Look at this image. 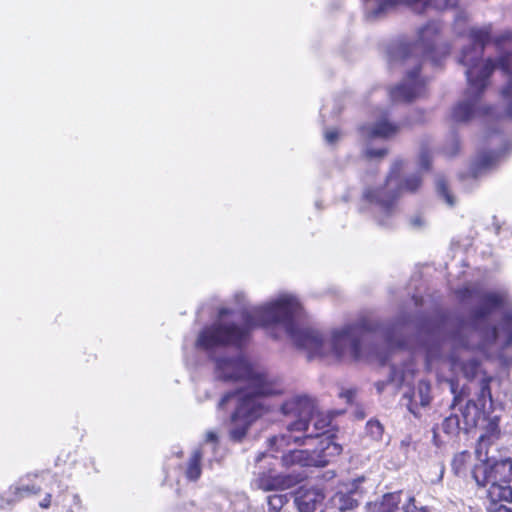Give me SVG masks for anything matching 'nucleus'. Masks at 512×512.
<instances>
[{"label":"nucleus","instance_id":"30","mask_svg":"<svg viewBox=\"0 0 512 512\" xmlns=\"http://www.w3.org/2000/svg\"><path fill=\"white\" fill-rule=\"evenodd\" d=\"M288 498L285 494H274L267 497L269 509L278 512L287 503Z\"/></svg>","mask_w":512,"mask_h":512},{"label":"nucleus","instance_id":"37","mask_svg":"<svg viewBox=\"0 0 512 512\" xmlns=\"http://www.w3.org/2000/svg\"><path fill=\"white\" fill-rule=\"evenodd\" d=\"M406 512H429V511L424 507L419 508V507L415 506L414 498L409 497L408 498V507L406 508Z\"/></svg>","mask_w":512,"mask_h":512},{"label":"nucleus","instance_id":"6","mask_svg":"<svg viewBox=\"0 0 512 512\" xmlns=\"http://www.w3.org/2000/svg\"><path fill=\"white\" fill-rule=\"evenodd\" d=\"M406 166L404 160H396L390 169L385 185L368 189L364 198L374 206V214L380 225H389L390 218L395 214V201L403 192H415L421 185L419 175L402 178L401 173Z\"/></svg>","mask_w":512,"mask_h":512},{"label":"nucleus","instance_id":"16","mask_svg":"<svg viewBox=\"0 0 512 512\" xmlns=\"http://www.w3.org/2000/svg\"><path fill=\"white\" fill-rule=\"evenodd\" d=\"M54 504L60 506L65 512H85L86 507L81 496L78 493L61 490L54 500Z\"/></svg>","mask_w":512,"mask_h":512},{"label":"nucleus","instance_id":"27","mask_svg":"<svg viewBox=\"0 0 512 512\" xmlns=\"http://www.w3.org/2000/svg\"><path fill=\"white\" fill-rule=\"evenodd\" d=\"M436 189H437L438 195L444 199V201L447 205L453 206L455 204V198L449 192L447 185H446V180L444 177H442V176L437 177Z\"/></svg>","mask_w":512,"mask_h":512},{"label":"nucleus","instance_id":"21","mask_svg":"<svg viewBox=\"0 0 512 512\" xmlns=\"http://www.w3.org/2000/svg\"><path fill=\"white\" fill-rule=\"evenodd\" d=\"M491 481H510L512 479V461L504 459L494 463L490 462Z\"/></svg>","mask_w":512,"mask_h":512},{"label":"nucleus","instance_id":"39","mask_svg":"<svg viewBox=\"0 0 512 512\" xmlns=\"http://www.w3.org/2000/svg\"><path fill=\"white\" fill-rule=\"evenodd\" d=\"M52 504V495L46 494L45 497L39 502V506L43 509H48Z\"/></svg>","mask_w":512,"mask_h":512},{"label":"nucleus","instance_id":"8","mask_svg":"<svg viewBox=\"0 0 512 512\" xmlns=\"http://www.w3.org/2000/svg\"><path fill=\"white\" fill-rule=\"evenodd\" d=\"M440 32V24L438 22L428 23L418 32L415 43H403L393 52V60H408L410 56L423 55L432 58L433 50L436 46L437 36Z\"/></svg>","mask_w":512,"mask_h":512},{"label":"nucleus","instance_id":"24","mask_svg":"<svg viewBox=\"0 0 512 512\" xmlns=\"http://www.w3.org/2000/svg\"><path fill=\"white\" fill-rule=\"evenodd\" d=\"M499 67L508 77L507 85L502 89V98H512V55H505L498 62Z\"/></svg>","mask_w":512,"mask_h":512},{"label":"nucleus","instance_id":"43","mask_svg":"<svg viewBox=\"0 0 512 512\" xmlns=\"http://www.w3.org/2000/svg\"><path fill=\"white\" fill-rule=\"evenodd\" d=\"M235 299L239 304L244 303L245 295L243 293H238L235 295Z\"/></svg>","mask_w":512,"mask_h":512},{"label":"nucleus","instance_id":"9","mask_svg":"<svg viewBox=\"0 0 512 512\" xmlns=\"http://www.w3.org/2000/svg\"><path fill=\"white\" fill-rule=\"evenodd\" d=\"M314 404V401L306 395H294L281 405V411L284 415L297 418L296 421L288 425L287 432L284 435L304 430L307 439L313 436V433H308L310 425L307 423V417L313 412Z\"/></svg>","mask_w":512,"mask_h":512},{"label":"nucleus","instance_id":"35","mask_svg":"<svg viewBox=\"0 0 512 512\" xmlns=\"http://www.w3.org/2000/svg\"><path fill=\"white\" fill-rule=\"evenodd\" d=\"M339 139V131L335 128L325 132V140L328 144H334Z\"/></svg>","mask_w":512,"mask_h":512},{"label":"nucleus","instance_id":"20","mask_svg":"<svg viewBox=\"0 0 512 512\" xmlns=\"http://www.w3.org/2000/svg\"><path fill=\"white\" fill-rule=\"evenodd\" d=\"M408 502L401 505V493L385 494L377 505V512H406Z\"/></svg>","mask_w":512,"mask_h":512},{"label":"nucleus","instance_id":"42","mask_svg":"<svg viewBox=\"0 0 512 512\" xmlns=\"http://www.w3.org/2000/svg\"><path fill=\"white\" fill-rule=\"evenodd\" d=\"M341 396L345 397L347 399V401H351L352 397H353V391L347 390V391L341 393Z\"/></svg>","mask_w":512,"mask_h":512},{"label":"nucleus","instance_id":"7","mask_svg":"<svg viewBox=\"0 0 512 512\" xmlns=\"http://www.w3.org/2000/svg\"><path fill=\"white\" fill-rule=\"evenodd\" d=\"M364 2L366 17L369 20L381 18L400 4L409 6L417 13H423L428 8L449 9L458 4V0H364Z\"/></svg>","mask_w":512,"mask_h":512},{"label":"nucleus","instance_id":"40","mask_svg":"<svg viewBox=\"0 0 512 512\" xmlns=\"http://www.w3.org/2000/svg\"><path fill=\"white\" fill-rule=\"evenodd\" d=\"M481 393H482V396H488L489 398H491L490 388L488 385V381H486V380H484L482 383Z\"/></svg>","mask_w":512,"mask_h":512},{"label":"nucleus","instance_id":"11","mask_svg":"<svg viewBox=\"0 0 512 512\" xmlns=\"http://www.w3.org/2000/svg\"><path fill=\"white\" fill-rule=\"evenodd\" d=\"M424 92V82L417 77L416 71L408 73L404 82L390 91V97L394 102L411 101Z\"/></svg>","mask_w":512,"mask_h":512},{"label":"nucleus","instance_id":"19","mask_svg":"<svg viewBox=\"0 0 512 512\" xmlns=\"http://www.w3.org/2000/svg\"><path fill=\"white\" fill-rule=\"evenodd\" d=\"M357 500L351 493L337 492L330 500V506L322 512H347L357 506Z\"/></svg>","mask_w":512,"mask_h":512},{"label":"nucleus","instance_id":"22","mask_svg":"<svg viewBox=\"0 0 512 512\" xmlns=\"http://www.w3.org/2000/svg\"><path fill=\"white\" fill-rule=\"evenodd\" d=\"M430 391H431V388H430V384L428 382H426V381L419 382L417 390L413 393L411 400H410L409 410L411 413H413L414 415H417V412L414 408V405H416L417 403H419L423 407L427 406L430 403V400H431Z\"/></svg>","mask_w":512,"mask_h":512},{"label":"nucleus","instance_id":"10","mask_svg":"<svg viewBox=\"0 0 512 512\" xmlns=\"http://www.w3.org/2000/svg\"><path fill=\"white\" fill-rule=\"evenodd\" d=\"M400 127L398 124L389 121L388 113L384 110H378L375 114L373 123L365 124L361 127V134L366 138H389L394 136Z\"/></svg>","mask_w":512,"mask_h":512},{"label":"nucleus","instance_id":"31","mask_svg":"<svg viewBox=\"0 0 512 512\" xmlns=\"http://www.w3.org/2000/svg\"><path fill=\"white\" fill-rule=\"evenodd\" d=\"M40 491V487H36L35 485H29L20 483L14 488V493L18 497H24L30 494H37Z\"/></svg>","mask_w":512,"mask_h":512},{"label":"nucleus","instance_id":"26","mask_svg":"<svg viewBox=\"0 0 512 512\" xmlns=\"http://www.w3.org/2000/svg\"><path fill=\"white\" fill-rule=\"evenodd\" d=\"M212 442L215 444V452H208L202 456V463L207 464L211 468L214 463H219L223 458V453L218 447V435L216 432H214Z\"/></svg>","mask_w":512,"mask_h":512},{"label":"nucleus","instance_id":"18","mask_svg":"<svg viewBox=\"0 0 512 512\" xmlns=\"http://www.w3.org/2000/svg\"><path fill=\"white\" fill-rule=\"evenodd\" d=\"M510 481H494L488 485L487 497L490 503L510 502L512 501V489Z\"/></svg>","mask_w":512,"mask_h":512},{"label":"nucleus","instance_id":"33","mask_svg":"<svg viewBox=\"0 0 512 512\" xmlns=\"http://www.w3.org/2000/svg\"><path fill=\"white\" fill-rule=\"evenodd\" d=\"M410 225L414 229H422L427 225V219L423 214H415L410 218Z\"/></svg>","mask_w":512,"mask_h":512},{"label":"nucleus","instance_id":"2","mask_svg":"<svg viewBox=\"0 0 512 512\" xmlns=\"http://www.w3.org/2000/svg\"><path fill=\"white\" fill-rule=\"evenodd\" d=\"M214 373L216 378L223 381H243L245 388L237 393H228L222 397L218 406L225 408L228 403L235 401L236 408L231 416V437L241 440L249 426L266 414L272 408L267 403L268 398L282 395L286 386L284 381L264 369L253 366L242 355L230 358L220 356L215 358Z\"/></svg>","mask_w":512,"mask_h":512},{"label":"nucleus","instance_id":"25","mask_svg":"<svg viewBox=\"0 0 512 512\" xmlns=\"http://www.w3.org/2000/svg\"><path fill=\"white\" fill-rule=\"evenodd\" d=\"M471 455L467 452H461L452 460V470L458 476L464 475L468 464L470 463Z\"/></svg>","mask_w":512,"mask_h":512},{"label":"nucleus","instance_id":"15","mask_svg":"<svg viewBox=\"0 0 512 512\" xmlns=\"http://www.w3.org/2000/svg\"><path fill=\"white\" fill-rule=\"evenodd\" d=\"M487 441L486 436L479 438L476 454L480 463L476 464L472 470V476L479 486H488L491 481L490 460L487 457V452L483 453V448L486 446Z\"/></svg>","mask_w":512,"mask_h":512},{"label":"nucleus","instance_id":"29","mask_svg":"<svg viewBox=\"0 0 512 512\" xmlns=\"http://www.w3.org/2000/svg\"><path fill=\"white\" fill-rule=\"evenodd\" d=\"M461 428V422L458 415L446 417L442 423V429L447 434H454Z\"/></svg>","mask_w":512,"mask_h":512},{"label":"nucleus","instance_id":"4","mask_svg":"<svg viewBox=\"0 0 512 512\" xmlns=\"http://www.w3.org/2000/svg\"><path fill=\"white\" fill-rule=\"evenodd\" d=\"M490 38V27L471 28L469 39L471 44L462 49L459 62L466 67L468 91L464 100L457 103L451 112L453 121L467 122L485 117L494 119L491 107L482 104L480 95L488 85V78L496 67L491 59L483 60V49Z\"/></svg>","mask_w":512,"mask_h":512},{"label":"nucleus","instance_id":"3","mask_svg":"<svg viewBox=\"0 0 512 512\" xmlns=\"http://www.w3.org/2000/svg\"><path fill=\"white\" fill-rule=\"evenodd\" d=\"M506 304L503 292H487L480 297V304L474 312V329L462 340V348L453 353L450 361L452 371L467 379L476 376L479 363L471 356L470 349H477L486 357H498L512 345V311L506 313L497 326L488 325L489 317Z\"/></svg>","mask_w":512,"mask_h":512},{"label":"nucleus","instance_id":"32","mask_svg":"<svg viewBox=\"0 0 512 512\" xmlns=\"http://www.w3.org/2000/svg\"><path fill=\"white\" fill-rule=\"evenodd\" d=\"M410 377L411 374L407 372L400 373L396 370L393 371L391 376V382L394 383L396 386H400L403 384H410Z\"/></svg>","mask_w":512,"mask_h":512},{"label":"nucleus","instance_id":"36","mask_svg":"<svg viewBox=\"0 0 512 512\" xmlns=\"http://www.w3.org/2000/svg\"><path fill=\"white\" fill-rule=\"evenodd\" d=\"M488 512H512V509L508 508L506 505L499 503H489L487 506Z\"/></svg>","mask_w":512,"mask_h":512},{"label":"nucleus","instance_id":"44","mask_svg":"<svg viewBox=\"0 0 512 512\" xmlns=\"http://www.w3.org/2000/svg\"><path fill=\"white\" fill-rule=\"evenodd\" d=\"M491 430H492V432H496V430H497L496 425L493 424L492 427H491Z\"/></svg>","mask_w":512,"mask_h":512},{"label":"nucleus","instance_id":"12","mask_svg":"<svg viewBox=\"0 0 512 512\" xmlns=\"http://www.w3.org/2000/svg\"><path fill=\"white\" fill-rule=\"evenodd\" d=\"M213 437L214 431H208L204 442L192 452L185 470V475L188 480L196 481L200 478L203 465L202 456L208 452H215V444L212 442Z\"/></svg>","mask_w":512,"mask_h":512},{"label":"nucleus","instance_id":"41","mask_svg":"<svg viewBox=\"0 0 512 512\" xmlns=\"http://www.w3.org/2000/svg\"><path fill=\"white\" fill-rule=\"evenodd\" d=\"M458 147H459L458 140L453 139L452 143H451V150H445V152L449 155H454L457 152Z\"/></svg>","mask_w":512,"mask_h":512},{"label":"nucleus","instance_id":"23","mask_svg":"<svg viewBox=\"0 0 512 512\" xmlns=\"http://www.w3.org/2000/svg\"><path fill=\"white\" fill-rule=\"evenodd\" d=\"M482 411L474 401H468L464 408L461 410L462 420L464 429H469L477 426L480 418L482 417Z\"/></svg>","mask_w":512,"mask_h":512},{"label":"nucleus","instance_id":"5","mask_svg":"<svg viewBox=\"0 0 512 512\" xmlns=\"http://www.w3.org/2000/svg\"><path fill=\"white\" fill-rule=\"evenodd\" d=\"M307 423L310 425L308 433H313L309 439L306 438L304 430L289 435H280L270 440L271 446L276 450H281L290 446L291 442L297 445H313L312 442L317 441V445L313 450H290L282 457L285 466L298 464L300 466H316L323 467L327 465L331 459L339 455L342 447L335 443L331 436H327L326 432L331 423L330 415L316 410L314 406L313 412L307 417Z\"/></svg>","mask_w":512,"mask_h":512},{"label":"nucleus","instance_id":"34","mask_svg":"<svg viewBox=\"0 0 512 512\" xmlns=\"http://www.w3.org/2000/svg\"><path fill=\"white\" fill-rule=\"evenodd\" d=\"M367 426H368V429H369V431H370V433L372 434L373 437L381 436V434H382V426L380 425L379 422H377V421H369Z\"/></svg>","mask_w":512,"mask_h":512},{"label":"nucleus","instance_id":"14","mask_svg":"<svg viewBox=\"0 0 512 512\" xmlns=\"http://www.w3.org/2000/svg\"><path fill=\"white\" fill-rule=\"evenodd\" d=\"M302 477L290 475H276L272 472L261 474L253 481V486L264 491L287 489L298 482Z\"/></svg>","mask_w":512,"mask_h":512},{"label":"nucleus","instance_id":"1","mask_svg":"<svg viewBox=\"0 0 512 512\" xmlns=\"http://www.w3.org/2000/svg\"><path fill=\"white\" fill-rule=\"evenodd\" d=\"M235 312L222 308L219 319L198 335L196 348L211 351L224 345L239 346L258 327L275 339L288 337L308 358L333 357L338 361L364 358V328L358 323H346L333 328L329 335L311 327H300L303 315L300 298L291 292H280L259 306L242 314V325L228 319Z\"/></svg>","mask_w":512,"mask_h":512},{"label":"nucleus","instance_id":"38","mask_svg":"<svg viewBox=\"0 0 512 512\" xmlns=\"http://www.w3.org/2000/svg\"><path fill=\"white\" fill-rule=\"evenodd\" d=\"M385 154H386V151L384 149H378V150L368 149L366 151V155L369 158H380V157H383Z\"/></svg>","mask_w":512,"mask_h":512},{"label":"nucleus","instance_id":"28","mask_svg":"<svg viewBox=\"0 0 512 512\" xmlns=\"http://www.w3.org/2000/svg\"><path fill=\"white\" fill-rule=\"evenodd\" d=\"M431 163V151L428 142H423L420 145L418 153V164L421 169L427 170Z\"/></svg>","mask_w":512,"mask_h":512},{"label":"nucleus","instance_id":"13","mask_svg":"<svg viewBox=\"0 0 512 512\" xmlns=\"http://www.w3.org/2000/svg\"><path fill=\"white\" fill-rule=\"evenodd\" d=\"M511 144L506 143L500 151H486L479 153L474 159L471 166V174L474 178L480 177L485 173L493 170L505 154L510 150Z\"/></svg>","mask_w":512,"mask_h":512},{"label":"nucleus","instance_id":"17","mask_svg":"<svg viewBox=\"0 0 512 512\" xmlns=\"http://www.w3.org/2000/svg\"><path fill=\"white\" fill-rule=\"evenodd\" d=\"M324 495L318 489H311L299 492L295 498V503L299 512H313L323 501Z\"/></svg>","mask_w":512,"mask_h":512}]
</instances>
